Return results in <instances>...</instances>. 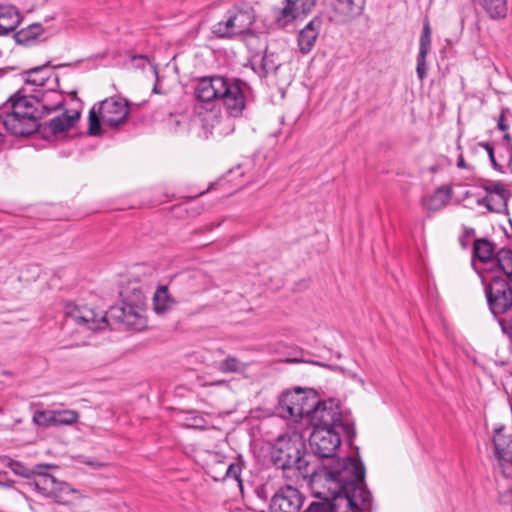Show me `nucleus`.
<instances>
[{
  "mask_svg": "<svg viewBox=\"0 0 512 512\" xmlns=\"http://www.w3.org/2000/svg\"><path fill=\"white\" fill-rule=\"evenodd\" d=\"M248 85L240 78L213 74L198 77L194 80L193 93L195 99L205 104L220 103L225 113H210L204 117L211 133L218 136L231 134L235 125L234 118H239L247 104Z\"/></svg>",
  "mask_w": 512,
  "mask_h": 512,
  "instance_id": "1",
  "label": "nucleus"
},
{
  "mask_svg": "<svg viewBox=\"0 0 512 512\" xmlns=\"http://www.w3.org/2000/svg\"><path fill=\"white\" fill-rule=\"evenodd\" d=\"M311 487L329 488L351 498L352 504L367 511L372 506V495L365 482V467L360 458H334L323 463L312 473Z\"/></svg>",
  "mask_w": 512,
  "mask_h": 512,
  "instance_id": "2",
  "label": "nucleus"
},
{
  "mask_svg": "<svg viewBox=\"0 0 512 512\" xmlns=\"http://www.w3.org/2000/svg\"><path fill=\"white\" fill-rule=\"evenodd\" d=\"M122 305L112 306L108 312H96L87 306L68 304L65 307L67 321L83 331H100L109 326V320L125 325L129 329L142 330L147 326L143 314V292L139 287L122 292Z\"/></svg>",
  "mask_w": 512,
  "mask_h": 512,
  "instance_id": "3",
  "label": "nucleus"
},
{
  "mask_svg": "<svg viewBox=\"0 0 512 512\" xmlns=\"http://www.w3.org/2000/svg\"><path fill=\"white\" fill-rule=\"evenodd\" d=\"M24 89L11 96L3 105L1 114L2 124L10 134L17 137L29 136L38 133L40 123L38 120L44 115L62 108V102L54 105L44 103V97L48 94H57L54 90H34L30 97L23 94Z\"/></svg>",
  "mask_w": 512,
  "mask_h": 512,
  "instance_id": "4",
  "label": "nucleus"
},
{
  "mask_svg": "<svg viewBox=\"0 0 512 512\" xmlns=\"http://www.w3.org/2000/svg\"><path fill=\"white\" fill-rule=\"evenodd\" d=\"M305 440L299 433L279 436L271 450L273 464L296 478H312L315 468L310 466Z\"/></svg>",
  "mask_w": 512,
  "mask_h": 512,
  "instance_id": "5",
  "label": "nucleus"
},
{
  "mask_svg": "<svg viewBox=\"0 0 512 512\" xmlns=\"http://www.w3.org/2000/svg\"><path fill=\"white\" fill-rule=\"evenodd\" d=\"M310 423L313 428L323 427L341 430L349 445H352L356 436L354 419L349 413L342 412L333 399L321 401Z\"/></svg>",
  "mask_w": 512,
  "mask_h": 512,
  "instance_id": "6",
  "label": "nucleus"
},
{
  "mask_svg": "<svg viewBox=\"0 0 512 512\" xmlns=\"http://www.w3.org/2000/svg\"><path fill=\"white\" fill-rule=\"evenodd\" d=\"M488 308L492 315L500 317L512 310L511 282L501 276H486L479 272Z\"/></svg>",
  "mask_w": 512,
  "mask_h": 512,
  "instance_id": "7",
  "label": "nucleus"
},
{
  "mask_svg": "<svg viewBox=\"0 0 512 512\" xmlns=\"http://www.w3.org/2000/svg\"><path fill=\"white\" fill-rule=\"evenodd\" d=\"M315 500L304 512H358V507L352 504L351 498L337 494L331 489L312 487Z\"/></svg>",
  "mask_w": 512,
  "mask_h": 512,
  "instance_id": "8",
  "label": "nucleus"
},
{
  "mask_svg": "<svg viewBox=\"0 0 512 512\" xmlns=\"http://www.w3.org/2000/svg\"><path fill=\"white\" fill-rule=\"evenodd\" d=\"M342 436L341 430L338 429L313 428L309 437L311 450L316 456L325 459V461L334 459L336 451L340 447Z\"/></svg>",
  "mask_w": 512,
  "mask_h": 512,
  "instance_id": "9",
  "label": "nucleus"
},
{
  "mask_svg": "<svg viewBox=\"0 0 512 512\" xmlns=\"http://www.w3.org/2000/svg\"><path fill=\"white\" fill-rule=\"evenodd\" d=\"M486 195L477 200L479 206L486 207L490 212L502 213L507 210L511 192L501 181H487L481 186Z\"/></svg>",
  "mask_w": 512,
  "mask_h": 512,
  "instance_id": "10",
  "label": "nucleus"
},
{
  "mask_svg": "<svg viewBox=\"0 0 512 512\" xmlns=\"http://www.w3.org/2000/svg\"><path fill=\"white\" fill-rule=\"evenodd\" d=\"M99 114L102 122L110 128L124 124L129 114V104L124 98H107L100 103Z\"/></svg>",
  "mask_w": 512,
  "mask_h": 512,
  "instance_id": "11",
  "label": "nucleus"
},
{
  "mask_svg": "<svg viewBox=\"0 0 512 512\" xmlns=\"http://www.w3.org/2000/svg\"><path fill=\"white\" fill-rule=\"evenodd\" d=\"M364 0H325L329 20L345 23L362 13Z\"/></svg>",
  "mask_w": 512,
  "mask_h": 512,
  "instance_id": "12",
  "label": "nucleus"
},
{
  "mask_svg": "<svg viewBox=\"0 0 512 512\" xmlns=\"http://www.w3.org/2000/svg\"><path fill=\"white\" fill-rule=\"evenodd\" d=\"M304 496L290 485L281 487L272 497L270 512H300Z\"/></svg>",
  "mask_w": 512,
  "mask_h": 512,
  "instance_id": "13",
  "label": "nucleus"
},
{
  "mask_svg": "<svg viewBox=\"0 0 512 512\" xmlns=\"http://www.w3.org/2000/svg\"><path fill=\"white\" fill-rule=\"evenodd\" d=\"M316 0H285L283 8L278 10L276 23L279 27H286L297 18L307 15L312 11Z\"/></svg>",
  "mask_w": 512,
  "mask_h": 512,
  "instance_id": "14",
  "label": "nucleus"
},
{
  "mask_svg": "<svg viewBox=\"0 0 512 512\" xmlns=\"http://www.w3.org/2000/svg\"><path fill=\"white\" fill-rule=\"evenodd\" d=\"M231 16L234 28L238 35H252V25L256 20V14L254 8L248 3L235 4L231 9L228 10Z\"/></svg>",
  "mask_w": 512,
  "mask_h": 512,
  "instance_id": "15",
  "label": "nucleus"
},
{
  "mask_svg": "<svg viewBox=\"0 0 512 512\" xmlns=\"http://www.w3.org/2000/svg\"><path fill=\"white\" fill-rule=\"evenodd\" d=\"M80 118L79 112H74L72 115L68 111L57 115L50 119L48 122L40 123L38 133L44 138L49 139L59 133L68 131L72 128L75 122Z\"/></svg>",
  "mask_w": 512,
  "mask_h": 512,
  "instance_id": "16",
  "label": "nucleus"
},
{
  "mask_svg": "<svg viewBox=\"0 0 512 512\" xmlns=\"http://www.w3.org/2000/svg\"><path fill=\"white\" fill-rule=\"evenodd\" d=\"M483 274L501 276L512 283V249L503 247L495 253L493 264L483 267Z\"/></svg>",
  "mask_w": 512,
  "mask_h": 512,
  "instance_id": "17",
  "label": "nucleus"
},
{
  "mask_svg": "<svg viewBox=\"0 0 512 512\" xmlns=\"http://www.w3.org/2000/svg\"><path fill=\"white\" fill-rule=\"evenodd\" d=\"M322 26V19L319 16H315L312 20H310L304 28L299 31L297 37V43L299 47V51L302 54H308L312 51L317 38L319 36V32Z\"/></svg>",
  "mask_w": 512,
  "mask_h": 512,
  "instance_id": "18",
  "label": "nucleus"
},
{
  "mask_svg": "<svg viewBox=\"0 0 512 512\" xmlns=\"http://www.w3.org/2000/svg\"><path fill=\"white\" fill-rule=\"evenodd\" d=\"M431 33L429 21L426 20L423 24L419 41V52L417 55L416 73L420 81H423L428 74L426 58L431 50Z\"/></svg>",
  "mask_w": 512,
  "mask_h": 512,
  "instance_id": "19",
  "label": "nucleus"
},
{
  "mask_svg": "<svg viewBox=\"0 0 512 512\" xmlns=\"http://www.w3.org/2000/svg\"><path fill=\"white\" fill-rule=\"evenodd\" d=\"M494 247L487 239H477L473 245V266L474 269L483 273V267H489L494 261Z\"/></svg>",
  "mask_w": 512,
  "mask_h": 512,
  "instance_id": "20",
  "label": "nucleus"
},
{
  "mask_svg": "<svg viewBox=\"0 0 512 512\" xmlns=\"http://www.w3.org/2000/svg\"><path fill=\"white\" fill-rule=\"evenodd\" d=\"M252 70L261 78L267 77L271 72H276L280 66L276 62L275 54L266 48L263 53H255L249 59Z\"/></svg>",
  "mask_w": 512,
  "mask_h": 512,
  "instance_id": "21",
  "label": "nucleus"
},
{
  "mask_svg": "<svg viewBox=\"0 0 512 512\" xmlns=\"http://www.w3.org/2000/svg\"><path fill=\"white\" fill-rule=\"evenodd\" d=\"M504 426L495 429L493 444L496 457L500 464L512 462V435H504Z\"/></svg>",
  "mask_w": 512,
  "mask_h": 512,
  "instance_id": "22",
  "label": "nucleus"
},
{
  "mask_svg": "<svg viewBox=\"0 0 512 512\" xmlns=\"http://www.w3.org/2000/svg\"><path fill=\"white\" fill-rule=\"evenodd\" d=\"M304 393V389L301 387H296L292 391H284L278 400V410L281 413L282 417L292 418L297 416V413H294V407H299L301 403V397Z\"/></svg>",
  "mask_w": 512,
  "mask_h": 512,
  "instance_id": "23",
  "label": "nucleus"
},
{
  "mask_svg": "<svg viewBox=\"0 0 512 512\" xmlns=\"http://www.w3.org/2000/svg\"><path fill=\"white\" fill-rule=\"evenodd\" d=\"M301 398L300 406L294 407V413H297L296 417H306L310 422L313 418L314 412L322 400L319 399L317 394L312 389H304V393L302 394Z\"/></svg>",
  "mask_w": 512,
  "mask_h": 512,
  "instance_id": "24",
  "label": "nucleus"
},
{
  "mask_svg": "<svg viewBox=\"0 0 512 512\" xmlns=\"http://www.w3.org/2000/svg\"><path fill=\"white\" fill-rule=\"evenodd\" d=\"M81 497L80 492L77 489L71 487V485L64 481H59L54 488V492L50 498L58 504L70 505L75 500Z\"/></svg>",
  "mask_w": 512,
  "mask_h": 512,
  "instance_id": "25",
  "label": "nucleus"
},
{
  "mask_svg": "<svg viewBox=\"0 0 512 512\" xmlns=\"http://www.w3.org/2000/svg\"><path fill=\"white\" fill-rule=\"evenodd\" d=\"M20 24V16L13 6H0V35H7Z\"/></svg>",
  "mask_w": 512,
  "mask_h": 512,
  "instance_id": "26",
  "label": "nucleus"
},
{
  "mask_svg": "<svg viewBox=\"0 0 512 512\" xmlns=\"http://www.w3.org/2000/svg\"><path fill=\"white\" fill-rule=\"evenodd\" d=\"M59 482L54 476L49 473L38 471L35 472L33 480L34 489L46 498H50L54 492L56 484Z\"/></svg>",
  "mask_w": 512,
  "mask_h": 512,
  "instance_id": "27",
  "label": "nucleus"
},
{
  "mask_svg": "<svg viewBox=\"0 0 512 512\" xmlns=\"http://www.w3.org/2000/svg\"><path fill=\"white\" fill-rule=\"evenodd\" d=\"M175 304L176 301L170 296L168 287L159 286L153 297L154 311L161 315L172 309Z\"/></svg>",
  "mask_w": 512,
  "mask_h": 512,
  "instance_id": "28",
  "label": "nucleus"
},
{
  "mask_svg": "<svg viewBox=\"0 0 512 512\" xmlns=\"http://www.w3.org/2000/svg\"><path fill=\"white\" fill-rule=\"evenodd\" d=\"M489 15L491 19H504L507 16L506 0H474Z\"/></svg>",
  "mask_w": 512,
  "mask_h": 512,
  "instance_id": "29",
  "label": "nucleus"
},
{
  "mask_svg": "<svg viewBox=\"0 0 512 512\" xmlns=\"http://www.w3.org/2000/svg\"><path fill=\"white\" fill-rule=\"evenodd\" d=\"M44 33L40 23H33L26 28L21 29L15 34L17 43L22 45H30L39 40Z\"/></svg>",
  "mask_w": 512,
  "mask_h": 512,
  "instance_id": "30",
  "label": "nucleus"
},
{
  "mask_svg": "<svg viewBox=\"0 0 512 512\" xmlns=\"http://www.w3.org/2000/svg\"><path fill=\"white\" fill-rule=\"evenodd\" d=\"M212 33L218 38H234L239 36L228 11L225 15V19L212 26Z\"/></svg>",
  "mask_w": 512,
  "mask_h": 512,
  "instance_id": "31",
  "label": "nucleus"
},
{
  "mask_svg": "<svg viewBox=\"0 0 512 512\" xmlns=\"http://www.w3.org/2000/svg\"><path fill=\"white\" fill-rule=\"evenodd\" d=\"M49 66V62L39 66L32 68L25 72L27 76L25 78V82L27 85H35L38 87H44L46 82L49 80V76L46 74V68Z\"/></svg>",
  "mask_w": 512,
  "mask_h": 512,
  "instance_id": "32",
  "label": "nucleus"
},
{
  "mask_svg": "<svg viewBox=\"0 0 512 512\" xmlns=\"http://www.w3.org/2000/svg\"><path fill=\"white\" fill-rule=\"evenodd\" d=\"M450 190L443 187L435 190L427 201V209L430 211H438L444 208L450 200Z\"/></svg>",
  "mask_w": 512,
  "mask_h": 512,
  "instance_id": "33",
  "label": "nucleus"
},
{
  "mask_svg": "<svg viewBox=\"0 0 512 512\" xmlns=\"http://www.w3.org/2000/svg\"><path fill=\"white\" fill-rule=\"evenodd\" d=\"M244 369L245 365H243L236 357L232 356H228L218 365V370L222 373H237Z\"/></svg>",
  "mask_w": 512,
  "mask_h": 512,
  "instance_id": "34",
  "label": "nucleus"
},
{
  "mask_svg": "<svg viewBox=\"0 0 512 512\" xmlns=\"http://www.w3.org/2000/svg\"><path fill=\"white\" fill-rule=\"evenodd\" d=\"M1 461L6 467L10 468L16 475L26 478L30 477V470L21 462L13 460L8 456L3 457Z\"/></svg>",
  "mask_w": 512,
  "mask_h": 512,
  "instance_id": "35",
  "label": "nucleus"
},
{
  "mask_svg": "<svg viewBox=\"0 0 512 512\" xmlns=\"http://www.w3.org/2000/svg\"><path fill=\"white\" fill-rule=\"evenodd\" d=\"M58 426H69L78 421L79 413L76 410H56Z\"/></svg>",
  "mask_w": 512,
  "mask_h": 512,
  "instance_id": "36",
  "label": "nucleus"
},
{
  "mask_svg": "<svg viewBox=\"0 0 512 512\" xmlns=\"http://www.w3.org/2000/svg\"><path fill=\"white\" fill-rule=\"evenodd\" d=\"M501 327L502 333L507 336L512 344V310L500 317H495Z\"/></svg>",
  "mask_w": 512,
  "mask_h": 512,
  "instance_id": "37",
  "label": "nucleus"
},
{
  "mask_svg": "<svg viewBox=\"0 0 512 512\" xmlns=\"http://www.w3.org/2000/svg\"><path fill=\"white\" fill-rule=\"evenodd\" d=\"M101 114L97 115L95 109L92 108L89 112V126H88V134L90 136H98L101 134Z\"/></svg>",
  "mask_w": 512,
  "mask_h": 512,
  "instance_id": "38",
  "label": "nucleus"
},
{
  "mask_svg": "<svg viewBox=\"0 0 512 512\" xmlns=\"http://www.w3.org/2000/svg\"><path fill=\"white\" fill-rule=\"evenodd\" d=\"M50 410H37L33 414V422L37 426L47 428L49 427Z\"/></svg>",
  "mask_w": 512,
  "mask_h": 512,
  "instance_id": "39",
  "label": "nucleus"
},
{
  "mask_svg": "<svg viewBox=\"0 0 512 512\" xmlns=\"http://www.w3.org/2000/svg\"><path fill=\"white\" fill-rule=\"evenodd\" d=\"M204 276L200 272H193L187 276V285L191 288V293H199L203 290H205L204 286H196L195 282L198 279H202Z\"/></svg>",
  "mask_w": 512,
  "mask_h": 512,
  "instance_id": "40",
  "label": "nucleus"
},
{
  "mask_svg": "<svg viewBox=\"0 0 512 512\" xmlns=\"http://www.w3.org/2000/svg\"><path fill=\"white\" fill-rule=\"evenodd\" d=\"M479 146L483 147L487 151L493 168L497 171L503 172L502 166L496 161L495 154H494V148H493L492 144H490L488 142H481V143H479Z\"/></svg>",
  "mask_w": 512,
  "mask_h": 512,
  "instance_id": "41",
  "label": "nucleus"
},
{
  "mask_svg": "<svg viewBox=\"0 0 512 512\" xmlns=\"http://www.w3.org/2000/svg\"><path fill=\"white\" fill-rule=\"evenodd\" d=\"M241 467L237 463H231L226 470V477L241 483Z\"/></svg>",
  "mask_w": 512,
  "mask_h": 512,
  "instance_id": "42",
  "label": "nucleus"
},
{
  "mask_svg": "<svg viewBox=\"0 0 512 512\" xmlns=\"http://www.w3.org/2000/svg\"><path fill=\"white\" fill-rule=\"evenodd\" d=\"M51 426L59 427V426H58V420H57V412H56V410H50V415H49V427H51Z\"/></svg>",
  "mask_w": 512,
  "mask_h": 512,
  "instance_id": "43",
  "label": "nucleus"
},
{
  "mask_svg": "<svg viewBox=\"0 0 512 512\" xmlns=\"http://www.w3.org/2000/svg\"><path fill=\"white\" fill-rule=\"evenodd\" d=\"M497 127L501 131H506L508 129V125L505 122V118H504L503 114H501V116L498 120Z\"/></svg>",
  "mask_w": 512,
  "mask_h": 512,
  "instance_id": "44",
  "label": "nucleus"
},
{
  "mask_svg": "<svg viewBox=\"0 0 512 512\" xmlns=\"http://www.w3.org/2000/svg\"><path fill=\"white\" fill-rule=\"evenodd\" d=\"M457 167L460 168V169H468V168H471L464 160V157L463 155H459L458 159H457Z\"/></svg>",
  "mask_w": 512,
  "mask_h": 512,
  "instance_id": "45",
  "label": "nucleus"
},
{
  "mask_svg": "<svg viewBox=\"0 0 512 512\" xmlns=\"http://www.w3.org/2000/svg\"><path fill=\"white\" fill-rule=\"evenodd\" d=\"M503 147L506 149V151L509 154V164H511L512 163V147L509 144L504 145Z\"/></svg>",
  "mask_w": 512,
  "mask_h": 512,
  "instance_id": "46",
  "label": "nucleus"
},
{
  "mask_svg": "<svg viewBox=\"0 0 512 512\" xmlns=\"http://www.w3.org/2000/svg\"><path fill=\"white\" fill-rule=\"evenodd\" d=\"M503 138H504L505 141H507V143H509L510 140H511L510 134H508V133L505 134Z\"/></svg>",
  "mask_w": 512,
  "mask_h": 512,
  "instance_id": "47",
  "label": "nucleus"
},
{
  "mask_svg": "<svg viewBox=\"0 0 512 512\" xmlns=\"http://www.w3.org/2000/svg\"><path fill=\"white\" fill-rule=\"evenodd\" d=\"M224 382H225L224 380H220V381H217L215 384H222Z\"/></svg>",
  "mask_w": 512,
  "mask_h": 512,
  "instance_id": "48",
  "label": "nucleus"
}]
</instances>
